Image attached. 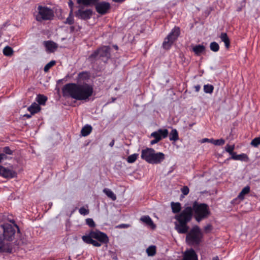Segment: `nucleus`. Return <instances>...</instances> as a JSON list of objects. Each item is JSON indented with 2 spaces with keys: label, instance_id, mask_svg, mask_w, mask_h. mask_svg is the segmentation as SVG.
<instances>
[{
  "label": "nucleus",
  "instance_id": "1",
  "mask_svg": "<svg viewBox=\"0 0 260 260\" xmlns=\"http://www.w3.org/2000/svg\"><path fill=\"white\" fill-rule=\"evenodd\" d=\"M62 95L70 97L77 101L89 100L93 93V85L86 82L81 83H69L62 88Z\"/></svg>",
  "mask_w": 260,
  "mask_h": 260
},
{
  "label": "nucleus",
  "instance_id": "25",
  "mask_svg": "<svg viewBox=\"0 0 260 260\" xmlns=\"http://www.w3.org/2000/svg\"><path fill=\"white\" fill-rule=\"evenodd\" d=\"M169 140L170 141H177L179 140V135L176 129H172L169 134Z\"/></svg>",
  "mask_w": 260,
  "mask_h": 260
},
{
  "label": "nucleus",
  "instance_id": "22",
  "mask_svg": "<svg viewBox=\"0 0 260 260\" xmlns=\"http://www.w3.org/2000/svg\"><path fill=\"white\" fill-rule=\"evenodd\" d=\"M250 191V187L249 186L244 187L238 196V198L241 200H243L244 199L245 196L249 193Z\"/></svg>",
  "mask_w": 260,
  "mask_h": 260
},
{
  "label": "nucleus",
  "instance_id": "37",
  "mask_svg": "<svg viewBox=\"0 0 260 260\" xmlns=\"http://www.w3.org/2000/svg\"><path fill=\"white\" fill-rule=\"evenodd\" d=\"M56 63V61L55 60H51L48 63H47L44 68V71L45 72H47L51 68L54 66Z\"/></svg>",
  "mask_w": 260,
  "mask_h": 260
},
{
  "label": "nucleus",
  "instance_id": "7",
  "mask_svg": "<svg viewBox=\"0 0 260 260\" xmlns=\"http://www.w3.org/2000/svg\"><path fill=\"white\" fill-rule=\"evenodd\" d=\"M3 228L2 232V240H3V246L4 247L5 241L11 242L15 238L16 233V229L18 232H20L19 228L17 224L12 225L9 223H5L2 224Z\"/></svg>",
  "mask_w": 260,
  "mask_h": 260
},
{
  "label": "nucleus",
  "instance_id": "5",
  "mask_svg": "<svg viewBox=\"0 0 260 260\" xmlns=\"http://www.w3.org/2000/svg\"><path fill=\"white\" fill-rule=\"evenodd\" d=\"M192 212H194V217L198 222L207 218L210 214L209 207L205 203H199L197 201L192 204Z\"/></svg>",
  "mask_w": 260,
  "mask_h": 260
},
{
  "label": "nucleus",
  "instance_id": "9",
  "mask_svg": "<svg viewBox=\"0 0 260 260\" xmlns=\"http://www.w3.org/2000/svg\"><path fill=\"white\" fill-rule=\"evenodd\" d=\"M180 33V28L178 27H175L165 39L162 45L163 48L166 50L170 49L177 39Z\"/></svg>",
  "mask_w": 260,
  "mask_h": 260
},
{
  "label": "nucleus",
  "instance_id": "13",
  "mask_svg": "<svg viewBox=\"0 0 260 260\" xmlns=\"http://www.w3.org/2000/svg\"><path fill=\"white\" fill-rule=\"evenodd\" d=\"M155 150L153 148H147L141 151V157L146 162L150 163Z\"/></svg>",
  "mask_w": 260,
  "mask_h": 260
},
{
  "label": "nucleus",
  "instance_id": "38",
  "mask_svg": "<svg viewBox=\"0 0 260 260\" xmlns=\"http://www.w3.org/2000/svg\"><path fill=\"white\" fill-rule=\"evenodd\" d=\"M248 159L247 155L246 154L242 153L241 154H237L236 160H247Z\"/></svg>",
  "mask_w": 260,
  "mask_h": 260
},
{
  "label": "nucleus",
  "instance_id": "21",
  "mask_svg": "<svg viewBox=\"0 0 260 260\" xmlns=\"http://www.w3.org/2000/svg\"><path fill=\"white\" fill-rule=\"evenodd\" d=\"M219 38L222 42H224L225 47L226 49H229L230 47V40L225 32L221 33Z\"/></svg>",
  "mask_w": 260,
  "mask_h": 260
},
{
  "label": "nucleus",
  "instance_id": "31",
  "mask_svg": "<svg viewBox=\"0 0 260 260\" xmlns=\"http://www.w3.org/2000/svg\"><path fill=\"white\" fill-rule=\"evenodd\" d=\"M146 252L148 256H153L156 253V247L155 246H150L146 249Z\"/></svg>",
  "mask_w": 260,
  "mask_h": 260
},
{
  "label": "nucleus",
  "instance_id": "6",
  "mask_svg": "<svg viewBox=\"0 0 260 260\" xmlns=\"http://www.w3.org/2000/svg\"><path fill=\"white\" fill-rule=\"evenodd\" d=\"M203 234L198 225H195L187 233L186 236V241L190 245H198L202 242Z\"/></svg>",
  "mask_w": 260,
  "mask_h": 260
},
{
  "label": "nucleus",
  "instance_id": "60",
  "mask_svg": "<svg viewBox=\"0 0 260 260\" xmlns=\"http://www.w3.org/2000/svg\"><path fill=\"white\" fill-rule=\"evenodd\" d=\"M71 5H73V3L72 2H71L70 3H69V6H70Z\"/></svg>",
  "mask_w": 260,
  "mask_h": 260
},
{
  "label": "nucleus",
  "instance_id": "49",
  "mask_svg": "<svg viewBox=\"0 0 260 260\" xmlns=\"http://www.w3.org/2000/svg\"><path fill=\"white\" fill-rule=\"evenodd\" d=\"M212 139L204 138L201 140V143L209 142L212 143Z\"/></svg>",
  "mask_w": 260,
  "mask_h": 260
},
{
  "label": "nucleus",
  "instance_id": "43",
  "mask_svg": "<svg viewBox=\"0 0 260 260\" xmlns=\"http://www.w3.org/2000/svg\"><path fill=\"white\" fill-rule=\"evenodd\" d=\"M3 153L6 154L8 155H12L13 151L11 150L9 147L6 146L3 148Z\"/></svg>",
  "mask_w": 260,
  "mask_h": 260
},
{
  "label": "nucleus",
  "instance_id": "10",
  "mask_svg": "<svg viewBox=\"0 0 260 260\" xmlns=\"http://www.w3.org/2000/svg\"><path fill=\"white\" fill-rule=\"evenodd\" d=\"M95 5L96 11L101 15L107 14L110 9V5L108 2H97Z\"/></svg>",
  "mask_w": 260,
  "mask_h": 260
},
{
  "label": "nucleus",
  "instance_id": "16",
  "mask_svg": "<svg viewBox=\"0 0 260 260\" xmlns=\"http://www.w3.org/2000/svg\"><path fill=\"white\" fill-rule=\"evenodd\" d=\"M184 260H198V255L195 251L190 249L185 252L183 257Z\"/></svg>",
  "mask_w": 260,
  "mask_h": 260
},
{
  "label": "nucleus",
  "instance_id": "27",
  "mask_svg": "<svg viewBox=\"0 0 260 260\" xmlns=\"http://www.w3.org/2000/svg\"><path fill=\"white\" fill-rule=\"evenodd\" d=\"M103 192L107 196V197L112 199V200L115 201L116 200V195L111 189L109 188H104Z\"/></svg>",
  "mask_w": 260,
  "mask_h": 260
},
{
  "label": "nucleus",
  "instance_id": "4",
  "mask_svg": "<svg viewBox=\"0 0 260 260\" xmlns=\"http://www.w3.org/2000/svg\"><path fill=\"white\" fill-rule=\"evenodd\" d=\"M111 48L108 46H103L98 48L91 54L88 58V60L92 64H94L99 59H101L106 63L110 58Z\"/></svg>",
  "mask_w": 260,
  "mask_h": 260
},
{
  "label": "nucleus",
  "instance_id": "40",
  "mask_svg": "<svg viewBox=\"0 0 260 260\" xmlns=\"http://www.w3.org/2000/svg\"><path fill=\"white\" fill-rule=\"evenodd\" d=\"M251 145L254 147H257L260 145V137L255 138L251 142Z\"/></svg>",
  "mask_w": 260,
  "mask_h": 260
},
{
  "label": "nucleus",
  "instance_id": "56",
  "mask_svg": "<svg viewBox=\"0 0 260 260\" xmlns=\"http://www.w3.org/2000/svg\"><path fill=\"white\" fill-rule=\"evenodd\" d=\"M74 29H75V27L74 26H72L70 27V30L71 32L74 31Z\"/></svg>",
  "mask_w": 260,
  "mask_h": 260
},
{
  "label": "nucleus",
  "instance_id": "59",
  "mask_svg": "<svg viewBox=\"0 0 260 260\" xmlns=\"http://www.w3.org/2000/svg\"><path fill=\"white\" fill-rule=\"evenodd\" d=\"M193 124H194V123L190 124H189V126H190V127H191V126H193Z\"/></svg>",
  "mask_w": 260,
  "mask_h": 260
},
{
  "label": "nucleus",
  "instance_id": "46",
  "mask_svg": "<svg viewBox=\"0 0 260 260\" xmlns=\"http://www.w3.org/2000/svg\"><path fill=\"white\" fill-rule=\"evenodd\" d=\"M212 226L211 224H208L204 227V231L206 233L210 232L212 230Z\"/></svg>",
  "mask_w": 260,
  "mask_h": 260
},
{
  "label": "nucleus",
  "instance_id": "12",
  "mask_svg": "<svg viewBox=\"0 0 260 260\" xmlns=\"http://www.w3.org/2000/svg\"><path fill=\"white\" fill-rule=\"evenodd\" d=\"M93 12L91 9L83 10L79 9L76 12V16L82 20H88L90 19L92 15Z\"/></svg>",
  "mask_w": 260,
  "mask_h": 260
},
{
  "label": "nucleus",
  "instance_id": "42",
  "mask_svg": "<svg viewBox=\"0 0 260 260\" xmlns=\"http://www.w3.org/2000/svg\"><path fill=\"white\" fill-rule=\"evenodd\" d=\"M86 223L90 228H94L95 226V222L92 218L86 219Z\"/></svg>",
  "mask_w": 260,
  "mask_h": 260
},
{
  "label": "nucleus",
  "instance_id": "36",
  "mask_svg": "<svg viewBox=\"0 0 260 260\" xmlns=\"http://www.w3.org/2000/svg\"><path fill=\"white\" fill-rule=\"evenodd\" d=\"M74 23V19L72 14V11H71L70 13L69 14V16L66 19L64 23L68 24L70 25H72Z\"/></svg>",
  "mask_w": 260,
  "mask_h": 260
},
{
  "label": "nucleus",
  "instance_id": "51",
  "mask_svg": "<svg viewBox=\"0 0 260 260\" xmlns=\"http://www.w3.org/2000/svg\"><path fill=\"white\" fill-rule=\"evenodd\" d=\"M194 90L196 92H199L201 89L200 85H197L194 86Z\"/></svg>",
  "mask_w": 260,
  "mask_h": 260
},
{
  "label": "nucleus",
  "instance_id": "34",
  "mask_svg": "<svg viewBox=\"0 0 260 260\" xmlns=\"http://www.w3.org/2000/svg\"><path fill=\"white\" fill-rule=\"evenodd\" d=\"M139 154L137 153H134L128 156L127 158V161L128 163H134L137 159Z\"/></svg>",
  "mask_w": 260,
  "mask_h": 260
},
{
  "label": "nucleus",
  "instance_id": "63",
  "mask_svg": "<svg viewBox=\"0 0 260 260\" xmlns=\"http://www.w3.org/2000/svg\"><path fill=\"white\" fill-rule=\"evenodd\" d=\"M117 48H118L117 46L115 47V48L117 49Z\"/></svg>",
  "mask_w": 260,
  "mask_h": 260
},
{
  "label": "nucleus",
  "instance_id": "32",
  "mask_svg": "<svg viewBox=\"0 0 260 260\" xmlns=\"http://www.w3.org/2000/svg\"><path fill=\"white\" fill-rule=\"evenodd\" d=\"M214 90V86L211 84H206L204 86V91L206 93H212Z\"/></svg>",
  "mask_w": 260,
  "mask_h": 260
},
{
  "label": "nucleus",
  "instance_id": "54",
  "mask_svg": "<svg viewBox=\"0 0 260 260\" xmlns=\"http://www.w3.org/2000/svg\"><path fill=\"white\" fill-rule=\"evenodd\" d=\"M114 140H112V141L109 143V146L111 147H113L114 145Z\"/></svg>",
  "mask_w": 260,
  "mask_h": 260
},
{
  "label": "nucleus",
  "instance_id": "17",
  "mask_svg": "<svg viewBox=\"0 0 260 260\" xmlns=\"http://www.w3.org/2000/svg\"><path fill=\"white\" fill-rule=\"evenodd\" d=\"M205 47L203 45H197L192 48V51L197 56H200L205 51Z\"/></svg>",
  "mask_w": 260,
  "mask_h": 260
},
{
  "label": "nucleus",
  "instance_id": "44",
  "mask_svg": "<svg viewBox=\"0 0 260 260\" xmlns=\"http://www.w3.org/2000/svg\"><path fill=\"white\" fill-rule=\"evenodd\" d=\"M3 228L2 224H0V251H2L3 250V240L2 237H3L2 236V232H3Z\"/></svg>",
  "mask_w": 260,
  "mask_h": 260
},
{
  "label": "nucleus",
  "instance_id": "57",
  "mask_svg": "<svg viewBox=\"0 0 260 260\" xmlns=\"http://www.w3.org/2000/svg\"><path fill=\"white\" fill-rule=\"evenodd\" d=\"M212 260H219V259L217 256H216L213 257Z\"/></svg>",
  "mask_w": 260,
  "mask_h": 260
},
{
  "label": "nucleus",
  "instance_id": "62",
  "mask_svg": "<svg viewBox=\"0 0 260 260\" xmlns=\"http://www.w3.org/2000/svg\"><path fill=\"white\" fill-rule=\"evenodd\" d=\"M117 48H118L117 46L115 47V48L117 49Z\"/></svg>",
  "mask_w": 260,
  "mask_h": 260
},
{
  "label": "nucleus",
  "instance_id": "61",
  "mask_svg": "<svg viewBox=\"0 0 260 260\" xmlns=\"http://www.w3.org/2000/svg\"><path fill=\"white\" fill-rule=\"evenodd\" d=\"M2 33L0 32V37L2 36Z\"/></svg>",
  "mask_w": 260,
  "mask_h": 260
},
{
  "label": "nucleus",
  "instance_id": "2",
  "mask_svg": "<svg viewBox=\"0 0 260 260\" xmlns=\"http://www.w3.org/2000/svg\"><path fill=\"white\" fill-rule=\"evenodd\" d=\"M192 213L191 207H186L180 214L176 215L175 218L178 223H175V229L179 234H186L189 226L187 223L192 219Z\"/></svg>",
  "mask_w": 260,
  "mask_h": 260
},
{
  "label": "nucleus",
  "instance_id": "28",
  "mask_svg": "<svg viewBox=\"0 0 260 260\" xmlns=\"http://www.w3.org/2000/svg\"><path fill=\"white\" fill-rule=\"evenodd\" d=\"M47 100V98L43 94H39L37 96V101L40 105H44Z\"/></svg>",
  "mask_w": 260,
  "mask_h": 260
},
{
  "label": "nucleus",
  "instance_id": "50",
  "mask_svg": "<svg viewBox=\"0 0 260 260\" xmlns=\"http://www.w3.org/2000/svg\"><path fill=\"white\" fill-rule=\"evenodd\" d=\"M129 227V225L128 224H119L117 226V228H127Z\"/></svg>",
  "mask_w": 260,
  "mask_h": 260
},
{
  "label": "nucleus",
  "instance_id": "26",
  "mask_svg": "<svg viewBox=\"0 0 260 260\" xmlns=\"http://www.w3.org/2000/svg\"><path fill=\"white\" fill-rule=\"evenodd\" d=\"M99 0H77L79 4H82L84 6H90L95 4Z\"/></svg>",
  "mask_w": 260,
  "mask_h": 260
},
{
  "label": "nucleus",
  "instance_id": "55",
  "mask_svg": "<svg viewBox=\"0 0 260 260\" xmlns=\"http://www.w3.org/2000/svg\"><path fill=\"white\" fill-rule=\"evenodd\" d=\"M31 114H26L24 115V117H26V118H30L31 117Z\"/></svg>",
  "mask_w": 260,
  "mask_h": 260
},
{
  "label": "nucleus",
  "instance_id": "19",
  "mask_svg": "<svg viewBox=\"0 0 260 260\" xmlns=\"http://www.w3.org/2000/svg\"><path fill=\"white\" fill-rule=\"evenodd\" d=\"M90 78V74L87 72H82L78 74L77 80L78 82L87 81Z\"/></svg>",
  "mask_w": 260,
  "mask_h": 260
},
{
  "label": "nucleus",
  "instance_id": "29",
  "mask_svg": "<svg viewBox=\"0 0 260 260\" xmlns=\"http://www.w3.org/2000/svg\"><path fill=\"white\" fill-rule=\"evenodd\" d=\"M156 132L158 133L161 139L167 138L169 135V132L167 129H159Z\"/></svg>",
  "mask_w": 260,
  "mask_h": 260
},
{
  "label": "nucleus",
  "instance_id": "30",
  "mask_svg": "<svg viewBox=\"0 0 260 260\" xmlns=\"http://www.w3.org/2000/svg\"><path fill=\"white\" fill-rule=\"evenodd\" d=\"M13 53L12 48L9 46L5 47L3 49V54L7 56H10Z\"/></svg>",
  "mask_w": 260,
  "mask_h": 260
},
{
  "label": "nucleus",
  "instance_id": "35",
  "mask_svg": "<svg viewBox=\"0 0 260 260\" xmlns=\"http://www.w3.org/2000/svg\"><path fill=\"white\" fill-rule=\"evenodd\" d=\"M212 144L216 146H222L225 144V140L223 139L214 140L212 139Z\"/></svg>",
  "mask_w": 260,
  "mask_h": 260
},
{
  "label": "nucleus",
  "instance_id": "20",
  "mask_svg": "<svg viewBox=\"0 0 260 260\" xmlns=\"http://www.w3.org/2000/svg\"><path fill=\"white\" fill-rule=\"evenodd\" d=\"M141 220L145 223L147 225L150 226L152 229L155 228V225L154 224L151 218L148 215L142 216L141 218Z\"/></svg>",
  "mask_w": 260,
  "mask_h": 260
},
{
  "label": "nucleus",
  "instance_id": "52",
  "mask_svg": "<svg viewBox=\"0 0 260 260\" xmlns=\"http://www.w3.org/2000/svg\"><path fill=\"white\" fill-rule=\"evenodd\" d=\"M0 156L2 157V160L6 159L7 158V156L6 154L3 153L0 154Z\"/></svg>",
  "mask_w": 260,
  "mask_h": 260
},
{
  "label": "nucleus",
  "instance_id": "47",
  "mask_svg": "<svg viewBox=\"0 0 260 260\" xmlns=\"http://www.w3.org/2000/svg\"><path fill=\"white\" fill-rule=\"evenodd\" d=\"M189 191V188L187 186H184L181 188V192L184 195L188 194Z\"/></svg>",
  "mask_w": 260,
  "mask_h": 260
},
{
  "label": "nucleus",
  "instance_id": "39",
  "mask_svg": "<svg viewBox=\"0 0 260 260\" xmlns=\"http://www.w3.org/2000/svg\"><path fill=\"white\" fill-rule=\"evenodd\" d=\"M235 149V145H230L229 144H227L226 146L225 147V150L228 152L229 154L233 153L234 152V150Z\"/></svg>",
  "mask_w": 260,
  "mask_h": 260
},
{
  "label": "nucleus",
  "instance_id": "41",
  "mask_svg": "<svg viewBox=\"0 0 260 260\" xmlns=\"http://www.w3.org/2000/svg\"><path fill=\"white\" fill-rule=\"evenodd\" d=\"M79 212L81 215H86L89 214V211L88 209H87L85 207H82L79 209Z\"/></svg>",
  "mask_w": 260,
  "mask_h": 260
},
{
  "label": "nucleus",
  "instance_id": "8",
  "mask_svg": "<svg viewBox=\"0 0 260 260\" xmlns=\"http://www.w3.org/2000/svg\"><path fill=\"white\" fill-rule=\"evenodd\" d=\"M38 11V13L36 17V19L38 21L51 20L54 16L53 11L46 6H39Z\"/></svg>",
  "mask_w": 260,
  "mask_h": 260
},
{
  "label": "nucleus",
  "instance_id": "48",
  "mask_svg": "<svg viewBox=\"0 0 260 260\" xmlns=\"http://www.w3.org/2000/svg\"><path fill=\"white\" fill-rule=\"evenodd\" d=\"M230 154L231 155V157L229 158L228 159V160H229V159H234V160H236V158L237 154H236V153L235 152H233V153H231V154Z\"/></svg>",
  "mask_w": 260,
  "mask_h": 260
},
{
  "label": "nucleus",
  "instance_id": "64",
  "mask_svg": "<svg viewBox=\"0 0 260 260\" xmlns=\"http://www.w3.org/2000/svg\"><path fill=\"white\" fill-rule=\"evenodd\" d=\"M3 28V26L1 28V29H2Z\"/></svg>",
  "mask_w": 260,
  "mask_h": 260
},
{
  "label": "nucleus",
  "instance_id": "15",
  "mask_svg": "<svg viewBox=\"0 0 260 260\" xmlns=\"http://www.w3.org/2000/svg\"><path fill=\"white\" fill-rule=\"evenodd\" d=\"M43 44L49 52H54L58 47L57 44L52 41H45Z\"/></svg>",
  "mask_w": 260,
  "mask_h": 260
},
{
  "label": "nucleus",
  "instance_id": "53",
  "mask_svg": "<svg viewBox=\"0 0 260 260\" xmlns=\"http://www.w3.org/2000/svg\"><path fill=\"white\" fill-rule=\"evenodd\" d=\"M158 142H159V141H157L156 139H154V140H152V141H151L150 144L154 145V144L158 143Z\"/></svg>",
  "mask_w": 260,
  "mask_h": 260
},
{
  "label": "nucleus",
  "instance_id": "24",
  "mask_svg": "<svg viewBox=\"0 0 260 260\" xmlns=\"http://www.w3.org/2000/svg\"><path fill=\"white\" fill-rule=\"evenodd\" d=\"M171 206L172 212L174 213H178L181 211V204L179 202H177V203L171 202Z\"/></svg>",
  "mask_w": 260,
  "mask_h": 260
},
{
  "label": "nucleus",
  "instance_id": "33",
  "mask_svg": "<svg viewBox=\"0 0 260 260\" xmlns=\"http://www.w3.org/2000/svg\"><path fill=\"white\" fill-rule=\"evenodd\" d=\"M210 48L213 52H217L219 50L218 44L215 42H211L210 44Z\"/></svg>",
  "mask_w": 260,
  "mask_h": 260
},
{
  "label": "nucleus",
  "instance_id": "3",
  "mask_svg": "<svg viewBox=\"0 0 260 260\" xmlns=\"http://www.w3.org/2000/svg\"><path fill=\"white\" fill-rule=\"evenodd\" d=\"M83 242L91 244L94 247H99L103 244H107L109 239L107 235L99 230H91L89 233L82 237Z\"/></svg>",
  "mask_w": 260,
  "mask_h": 260
},
{
  "label": "nucleus",
  "instance_id": "58",
  "mask_svg": "<svg viewBox=\"0 0 260 260\" xmlns=\"http://www.w3.org/2000/svg\"><path fill=\"white\" fill-rule=\"evenodd\" d=\"M7 25V23H4V24H3V27H5V26H6Z\"/></svg>",
  "mask_w": 260,
  "mask_h": 260
},
{
  "label": "nucleus",
  "instance_id": "18",
  "mask_svg": "<svg viewBox=\"0 0 260 260\" xmlns=\"http://www.w3.org/2000/svg\"><path fill=\"white\" fill-rule=\"evenodd\" d=\"M27 110L30 112L31 115H34L41 110V107L38 104L34 102L27 108Z\"/></svg>",
  "mask_w": 260,
  "mask_h": 260
},
{
  "label": "nucleus",
  "instance_id": "23",
  "mask_svg": "<svg viewBox=\"0 0 260 260\" xmlns=\"http://www.w3.org/2000/svg\"><path fill=\"white\" fill-rule=\"evenodd\" d=\"M92 129V126L87 124L82 128L81 132V135L84 137L87 136L91 133Z\"/></svg>",
  "mask_w": 260,
  "mask_h": 260
},
{
  "label": "nucleus",
  "instance_id": "11",
  "mask_svg": "<svg viewBox=\"0 0 260 260\" xmlns=\"http://www.w3.org/2000/svg\"><path fill=\"white\" fill-rule=\"evenodd\" d=\"M17 173L13 170L0 165V175L5 178H13L17 176Z\"/></svg>",
  "mask_w": 260,
  "mask_h": 260
},
{
  "label": "nucleus",
  "instance_id": "14",
  "mask_svg": "<svg viewBox=\"0 0 260 260\" xmlns=\"http://www.w3.org/2000/svg\"><path fill=\"white\" fill-rule=\"evenodd\" d=\"M165 158V155L162 152H154L149 164H160Z\"/></svg>",
  "mask_w": 260,
  "mask_h": 260
},
{
  "label": "nucleus",
  "instance_id": "45",
  "mask_svg": "<svg viewBox=\"0 0 260 260\" xmlns=\"http://www.w3.org/2000/svg\"><path fill=\"white\" fill-rule=\"evenodd\" d=\"M151 137L154 138V139H156L157 141H160L161 140V137L159 136L158 133L156 132H154L151 133Z\"/></svg>",
  "mask_w": 260,
  "mask_h": 260
}]
</instances>
